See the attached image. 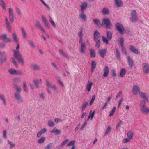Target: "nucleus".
<instances>
[{"label": "nucleus", "instance_id": "obj_28", "mask_svg": "<svg viewBox=\"0 0 149 149\" xmlns=\"http://www.w3.org/2000/svg\"><path fill=\"white\" fill-rule=\"evenodd\" d=\"M126 70L124 68H122L120 72V76L121 77H123L126 74Z\"/></svg>", "mask_w": 149, "mask_h": 149}, {"label": "nucleus", "instance_id": "obj_63", "mask_svg": "<svg viewBox=\"0 0 149 149\" xmlns=\"http://www.w3.org/2000/svg\"><path fill=\"white\" fill-rule=\"evenodd\" d=\"M14 81L15 82L18 83L20 81V80L19 78H16L14 79Z\"/></svg>", "mask_w": 149, "mask_h": 149}, {"label": "nucleus", "instance_id": "obj_4", "mask_svg": "<svg viewBox=\"0 0 149 149\" xmlns=\"http://www.w3.org/2000/svg\"><path fill=\"white\" fill-rule=\"evenodd\" d=\"M115 26L116 29L118 31L120 34H123L125 29L122 24L120 23H116Z\"/></svg>", "mask_w": 149, "mask_h": 149}, {"label": "nucleus", "instance_id": "obj_40", "mask_svg": "<svg viewBox=\"0 0 149 149\" xmlns=\"http://www.w3.org/2000/svg\"><path fill=\"white\" fill-rule=\"evenodd\" d=\"M90 55L91 57H95V51L93 49L90 50Z\"/></svg>", "mask_w": 149, "mask_h": 149}, {"label": "nucleus", "instance_id": "obj_26", "mask_svg": "<svg viewBox=\"0 0 149 149\" xmlns=\"http://www.w3.org/2000/svg\"><path fill=\"white\" fill-rule=\"evenodd\" d=\"M109 10L108 8H104L102 9V12L104 15H107L109 14Z\"/></svg>", "mask_w": 149, "mask_h": 149}, {"label": "nucleus", "instance_id": "obj_24", "mask_svg": "<svg viewBox=\"0 0 149 149\" xmlns=\"http://www.w3.org/2000/svg\"><path fill=\"white\" fill-rule=\"evenodd\" d=\"M139 95L141 97L144 99H146L148 97V95L147 93L140 92Z\"/></svg>", "mask_w": 149, "mask_h": 149}, {"label": "nucleus", "instance_id": "obj_16", "mask_svg": "<svg viewBox=\"0 0 149 149\" xmlns=\"http://www.w3.org/2000/svg\"><path fill=\"white\" fill-rule=\"evenodd\" d=\"M99 52L102 58H104L106 54L107 53V49H104L101 50L99 49Z\"/></svg>", "mask_w": 149, "mask_h": 149}, {"label": "nucleus", "instance_id": "obj_44", "mask_svg": "<svg viewBox=\"0 0 149 149\" xmlns=\"http://www.w3.org/2000/svg\"><path fill=\"white\" fill-rule=\"evenodd\" d=\"M111 129V127L110 126H109L108 127V128L106 130V133L105 134V135H107L110 133V130Z\"/></svg>", "mask_w": 149, "mask_h": 149}, {"label": "nucleus", "instance_id": "obj_8", "mask_svg": "<svg viewBox=\"0 0 149 149\" xmlns=\"http://www.w3.org/2000/svg\"><path fill=\"white\" fill-rule=\"evenodd\" d=\"M8 10H9L10 20L11 22H13L14 21L13 10L11 8H9Z\"/></svg>", "mask_w": 149, "mask_h": 149}, {"label": "nucleus", "instance_id": "obj_20", "mask_svg": "<svg viewBox=\"0 0 149 149\" xmlns=\"http://www.w3.org/2000/svg\"><path fill=\"white\" fill-rule=\"evenodd\" d=\"M86 50V47L85 43L84 42L82 43L80 51L81 52L84 53Z\"/></svg>", "mask_w": 149, "mask_h": 149}, {"label": "nucleus", "instance_id": "obj_6", "mask_svg": "<svg viewBox=\"0 0 149 149\" xmlns=\"http://www.w3.org/2000/svg\"><path fill=\"white\" fill-rule=\"evenodd\" d=\"M14 95L16 100H17L19 102L21 103H22L23 102V97L21 96L19 93H15Z\"/></svg>", "mask_w": 149, "mask_h": 149}, {"label": "nucleus", "instance_id": "obj_14", "mask_svg": "<svg viewBox=\"0 0 149 149\" xmlns=\"http://www.w3.org/2000/svg\"><path fill=\"white\" fill-rule=\"evenodd\" d=\"M7 59V55L5 52H3L1 54V62L2 63H4Z\"/></svg>", "mask_w": 149, "mask_h": 149}, {"label": "nucleus", "instance_id": "obj_27", "mask_svg": "<svg viewBox=\"0 0 149 149\" xmlns=\"http://www.w3.org/2000/svg\"><path fill=\"white\" fill-rule=\"evenodd\" d=\"M127 136L130 139H132L133 136V132L131 131L128 132L127 133Z\"/></svg>", "mask_w": 149, "mask_h": 149}, {"label": "nucleus", "instance_id": "obj_55", "mask_svg": "<svg viewBox=\"0 0 149 149\" xmlns=\"http://www.w3.org/2000/svg\"><path fill=\"white\" fill-rule=\"evenodd\" d=\"M102 39L103 42L106 44H108V40L104 36H102Z\"/></svg>", "mask_w": 149, "mask_h": 149}, {"label": "nucleus", "instance_id": "obj_30", "mask_svg": "<svg viewBox=\"0 0 149 149\" xmlns=\"http://www.w3.org/2000/svg\"><path fill=\"white\" fill-rule=\"evenodd\" d=\"M32 67L33 69L36 71L39 70L40 69V67L37 64H33L32 65Z\"/></svg>", "mask_w": 149, "mask_h": 149}, {"label": "nucleus", "instance_id": "obj_12", "mask_svg": "<svg viewBox=\"0 0 149 149\" xmlns=\"http://www.w3.org/2000/svg\"><path fill=\"white\" fill-rule=\"evenodd\" d=\"M8 71V72L10 75H17L19 74H21V72H20L19 71L17 72L15 70L12 69H9Z\"/></svg>", "mask_w": 149, "mask_h": 149}, {"label": "nucleus", "instance_id": "obj_57", "mask_svg": "<svg viewBox=\"0 0 149 149\" xmlns=\"http://www.w3.org/2000/svg\"><path fill=\"white\" fill-rule=\"evenodd\" d=\"M95 95H94L92 96V98L90 102V104L91 105L93 103L95 100Z\"/></svg>", "mask_w": 149, "mask_h": 149}, {"label": "nucleus", "instance_id": "obj_54", "mask_svg": "<svg viewBox=\"0 0 149 149\" xmlns=\"http://www.w3.org/2000/svg\"><path fill=\"white\" fill-rule=\"evenodd\" d=\"M35 26L37 28L39 29H40L42 27L41 25L40 24V22H37L36 23Z\"/></svg>", "mask_w": 149, "mask_h": 149}, {"label": "nucleus", "instance_id": "obj_21", "mask_svg": "<svg viewBox=\"0 0 149 149\" xmlns=\"http://www.w3.org/2000/svg\"><path fill=\"white\" fill-rule=\"evenodd\" d=\"M51 133H54L58 135L61 133V131L60 130L54 128L51 131Z\"/></svg>", "mask_w": 149, "mask_h": 149}, {"label": "nucleus", "instance_id": "obj_3", "mask_svg": "<svg viewBox=\"0 0 149 149\" xmlns=\"http://www.w3.org/2000/svg\"><path fill=\"white\" fill-rule=\"evenodd\" d=\"M46 85L47 86V91L49 94H51L52 93V91L50 88H51L53 89L55 92H57V90L56 85H54L51 84L50 83L49 81H48L47 80H46Z\"/></svg>", "mask_w": 149, "mask_h": 149}, {"label": "nucleus", "instance_id": "obj_43", "mask_svg": "<svg viewBox=\"0 0 149 149\" xmlns=\"http://www.w3.org/2000/svg\"><path fill=\"white\" fill-rule=\"evenodd\" d=\"M54 146V145L53 143H50L46 146L45 148V149H50L51 147L53 148Z\"/></svg>", "mask_w": 149, "mask_h": 149}, {"label": "nucleus", "instance_id": "obj_41", "mask_svg": "<svg viewBox=\"0 0 149 149\" xmlns=\"http://www.w3.org/2000/svg\"><path fill=\"white\" fill-rule=\"evenodd\" d=\"M116 57L119 60H120V53L119 50L118 49H116Z\"/></svg>", "mask_w": 149, "mask_h": 149}, {"label": "nucleus", "instance_id": "obj_5", "mask_svg": "<svg viewBox=\"0 0 149 149\" xmlns=\"http://www.w3.org/2000/svg\"><path fill=\"white\" fill-rule=\"evenodd\" d=\"M131 17L130 19L133 22H135L137 20V16L135 10H133L131 13Z\"/></svg>", "mask_w": 149, "mask_h": 149}, {"label": "nucleus", "instance_id": "obj_62", "mask_svg": "<svg viewBox=\"0 0 149 149\" xmlns=\"http://www.w3.org/2000/svg\"><path fill=\"white\" fill-rule=\"evenodd\" d=\"M3 41L6 42H11L10 39L9 38H8L7 37H6V38Z\"/></svg>", "mask_w": 149, "mask_h": 149}, {"label": "nucleus", "instance_id": "obj_25", "mask_svg": "<svg viewBox=\"0 0 149 149\" xmlns=\"http://www.w3.org/2000/svg\"><path fill=\"white\" fill-rule=\"evenodd\" d=\"M87 7V3L86 2H84L83 4L80 6V7L82 12H84V10Z\"/></svg>", "mask_w": 149, "mask_h": 149}, {"label": "nucleus", "instance_id": "obj_10", "mask_svg": "<svg viewBox=\"0 0 149 149\" xmlns=\"http://www.w3.org/2000/svg\"><path fill=\"white\" fill-rule=\"evenodd\" d=\"M132 92L134 95H136L138 93H139L140 92L139 89L137 86L135 85L133 86Z\"/></svg>", "mask_w": 149, "mask_h": 149}, {"label": "nucleus", "instance_id": "obj_42", "mask_svg": "<svg viewBox=\"0 0 149 149\" xmlns=\"http://www.w3.org/2000/svg\"><path fill=\"white\" fill-rule=\"evenodd\" d=\"M13 85L15 88L16 89V90L18 92V93H20V92L21 91V88L19 87L17 85L14 84Z\"/></svg>", "mask_w": 149, "mask_h": 149}, {"label": "nucleus", "instance_id": "obj_60", "mask_svg": "<svg viewBox=\"0 0 149 149\" xmlns=\"http://www.w3.org/2000/svg\"><path fill=\"white\" fill-rule=\"evenodd\" d=\"M1 99L3 101V102L4 104V105H6V100H5V98L4 96V95H3Z\"/></svg>", "mask_w": 149, "mask_h": 149}, {"label": "nucleus", "instance_id": "obj_56", "mask_svg": "<svg viewBox=\"0 0 149 149\" xmlns=\"http://www.w3.org/2000/svg\"><path fill=\"white\" fill-rule=\"evenodd\" d=\"M11 61L14 64V65L17 67V62L15 60V59L14 58H12L11 59Z\"/></svg>", "mask_w": 149, "mask_h": 149}, {"label": "nucleus", "instance_id": "obj_17", "mask_svg": "<svg viewBox=\"0 0 149 149\" xmlns=\"http://www.w3.org/2000/svg\"><path fill=\"white\" fill-rule=\"evenodd\" d=\"M115 3L117 7L122 6L123 5V3L121 0H114Z\"/></svg>", "mask_w": 149, "mask_h": 149}, {"label": "nucleus", "instance_id": "obj_49", "mask_svg": "<svg viewBox=\"0 0 149 149\" xmlns=\"http://www.w3.org/2000/svg\"><path fill=\"white\" fill-rule=\"evenodd\" d=\"M116 109V107H114L110 113L109 116H111L113 115L115 112Z\"/></svg>", "mask_w": 149, "mask_h": 149}, {"label": "nucleus", "instance_id": "obj_9", "mask_svg": "<svg viewBox=\"0 0 149 149\" xmlns=\"http://www.w3.org/2000/svg\"><path fill=\"white\" fill-rule=\"evenodd\" d=\"M129 67L132 68L134 65V61L132 58L128 56L127 58Z\"/></svg>", "mask_w": 149, "mask_h": 149}, {"label": "nucleus", "instance_id": "obj_37", "mask_svg": "<svg viewBox=\"0 0 149 149\" xmlns=\"http://www.w3.org/2000/svg\"><path fill=\"white\" fill-rule=\"evenodd\" d=\"M28 43L29 45L31 46L32 48H34L35 47V45L33 42L31 40H29L28 41Z\"/></svg>", "mask_w": 149, "mask_h": 149}, {"label": "nucleus", "instance_id": "obj_47", "mask_svg": "<svg viewBox=\"0 0 149 149\" xmlns=\"http://www.w3.org/2000/svg\"><path fill=\"white\" fill-rule=\"evenodd\" d=\"M88 105V103L87 102H84L83 104L82 107V109L84 110L86 108L87 106Z\"/></svg>", "mask_w": 149, "mask_h": 149}, {"label": "nucleus", "instance_id": "obj_22", "mask_svg": "<svg viewBox=\"0 0 149 149\" xmlns=\"http://www.w3.org/2000/svg\"><path fill=\"white\" fill-rule=\"evenodd\" d=\"M79 17L84 21H86V16L84 14V12H82V13L79 15Z\"/></svg>", "mask_w": 149, "mask_h": 149}, {"label": "nucleus", "instance_id": "obj_46", "mask_svg": "<svg viewBox=\"0 0 149 149\" xmlns=\"http://www.w3.org/2000/svg\"><path fill=\"white\" fill-rule=\"evenodd\" d=\"M23 88L24 91L26 92L27 91L28 89L27 88L26 83L25 81L23 82Z\"/></svg>", "mask_w": 149, "mask_h": 149}, {"label": "nucleus", "instance_id": "obj_32", "mask_svg": "<svg viewBox=\"0 0 149 149\" xmlns=\"http://www.w3.org/2000/svg\"><path fill=\"white\" fill-rule=\"evenodd\" d=\"M107 38L109 40H111L112 38V34L111 32L107 31Z\"/></svg>", "mask_w": 149, "mask_h": 149}, {"label": "nucleus", "instance_id": "obj_64", "mask_svg": "<svg viewBox=\"0 0 149 149\" xmlns=\"http://www.w3.org/2000/svg\"><path fill=\"white\" fill-rule=\"evenodd\" d=\"M6 26H7L8 30L9 31H10L11 30V27L10 26V24L9 23L8 24H6Z\"/></svg>", "mask_w": 149, "mask_h": 149}, {"label": "nucleus", "instance_id": "obj_39", "mask_svg": "<svg viewBox=\"0 0 149 149\" xmlns=\"http://www.w3.org/2000/svg\"><path fill=\"white\" fill-rule=\"evenodd\" d=\"M45 140V137H42L40 138L38 141V142L39 143H43Z\"/></svg>", "mask_w": 149, "mask_h": 149}, {"label": "nucleus", "instance_id": "obj_19", "mask_svg": "<svg viewBox=\"0 0 149 149\" xmlns=\"http://www.w3.org/2000/svg\"><path fill=\"white\" fill-rule=\"evenodd\" d=\"M83 30V29L82 27H81L79 28L78 31V35L80 38V40L81 41L82 40Z\"/></svg>", "mask_w": 149, "mask_h": 149}, {"label": "nucleus", "instance_id": "obj_34", "mask_svg": "<svg viewBox=\"0 0 149 149\" xmlns=\"http://www.w3.org/2000/svg\"><path fill=\"white\" fill-rule=\"evenodd\" d=\"M93 21L98 26H99L101 25L100 20L98 19H93Z\"/></svg>", "mask_w": 149, "mask_h": 149}, {"label": "nucleus", "instance_id": "obj_23", "mask_svg": "<svg viewBox=\"0 0 149 149\" xmlns=\"http://www.w3.org/2000/svg\"><path fill=\"white\" fill-rule=\"evenodd\" d=\"M93 85V83L92 82L88 81L87 84L86 89L88 91H90Z\"/></svg>", "mask_w": 149, "mask_h": 149}, {"label": "nucleus", "instance_id": "obj_29", "mask_svg": "<svg viewBox=\"0 0 149 149\" xmlns=\"http://www.w3.org/2000/svg\"><path fill=\"white\" fill-rule=\"evenodd\" d=\"M123 42H124V38H120L119 40V42L121 46V47L122 49V50H123L124 49L123 46Z\"/></svg>", "mask_w": 149, "mask_h": 149}, {"label": "nucleus", "instance_id": "obj_31", "mask_svg": "<svg viewBox=\"0 0 149 149\" xmlns=\"http://www.w3.org/2000/svg\"><path fill=\"white\" fill-rule=\"evenodd\" d=\"M92 110L90 111V112L89 113V115L88 116V120L89 119H92L94 116L95 111H93L92 113Z\"/></svg>", "mask_w": 149, "mask_h": 149}, {"label": "nucleus", "instance_id": "obj_48", "mask_svg": "<svg viewBox=\"0 0 149 149\" xmlns=\"http://www.w3.org/2000/svg\"><path fill=\"white\" fill-rule=\"evenodd\" d=\"M33 81L34 84L36 86V87L37 88H38L39 87V85L38 84V81L37 79L34 80Z\"/></svg>", "mask_w": 149, "mask_h": 149}, {"label": "nucleus", "instance_id": "obj_58", "mask_svg": "<svg viewBox=\"0 0 149 149\" xmlns=\"http://www.w3.org/2000/svg\"><path fill=\"white\" fill-rule=\"evenodd\" d=\"M122 123V121L121 120H120L119 122L117 123V124L116 126V129H118L120 127V125H121Z\"/></svg>", "mask_w": 149, "mask_h": 149}, {"label": "nucleus", "instance_id": "obj_15", "mask_svg": "<svg viewBox=\"0 0 149 149\" xmlns=\"http://www.w3.org/2000/svg\"><path fill=\"white\" fill-rule=\"evenodd\" d=\"M94 37L95 40H100V35L97 30L95 31L94 32Z\"/></svg>", "mask_w": 149, "mask_h": 149}, {"label": "nucleus", "instance_id": "obj_53", "mask_svg": "<svg viewBox=\"0 0 149 149\" xmlns=\"http://www.w3.org/2000/svg\"><path fill=\"white\" fill-rule=\"evenodd\" d=\"M95 41L96 42L95 47H97V48H99L100 44V40Z\"/></svg>", "mask_w": 149, "mask_h": 149}, {"label": "nucleus", "instance_id": "obj_1", "mask_svg": "<svg viewBox=\"0 0 149 149\" xmlns=\"http://www.w3.org/2000/svg\"><path fill=\"white\" fill-rule=\"evenodd\" d=\"M19 45L18 44L15 49L14 50L13 52V54L14 56L17 59L19 63H20L22 65H23L24 64V59L19 50Z\"/></svg>", "mask_w": 149, "mask_h": 149}, {"label": "nucleus", "instance_id": "obj_13", "mask_svg": "<svg viewBox=\"0 0 149 149\" xmlns=\"http://www.w3.org/2000/svg\"><path fill=\"white\" fill-rule=\"evenodd\" d=\"M102 23L106 25L107 28H109L111 25L110 20L107 18L103 19Z\"/></svg>", "mask_w": 149, "mask_h": 149}, {"label": "nucleus", "instance_id": "obj_61", "mask_svg": "<svg viewBox=\"0 0 149 149\" xmlns=\"http://www.w3.org/2000/svg\"><path fill=\"white\" fill-rule=\"evenodd\" d=\"M108 102H107V101H106L104 103L102 104V105L101 106L102 108L103 109L105 108V107L106 106Z\"/></svg>", "mask_w": 149, "mask_h": 149}, {"label": "nucleus", "instance_id": "obj_51", "mask_svg": "<svg viewBox=\"0 0 149 149\" xmlns=\"http://www.w3.org/2000/svg\"><path fill=\"white\" fill-rule=\"evenodd\" d=\"M54 124L53 121L50 120L48 121V125L50 127H53L54 126Z\"/></svg>", "mask_w": 149, "mask_h": 149}, {"label": "nucleus", "instance_id": "obj_45", "mask_svg": "<svg viewBox=\"0 0 149 149\" xmlns=\"http://www.w3.org/2000/svg\"><path fill=\"white\" fill-rule=\"evenodd\" d=\"M0 5L4 9H6L5 4L3 0H0Z\"/></svg>", "mask_w": 149, "mask_h": 149}, {"label": "nucleus", "instance_id": "obj_36", "mask_svg": "<svg viewBox=\"0 0 149 149\" xmlns=\"http://www.w3.org/2000/svg\"><path fill=\"white\" fill-rule=\"evenodd\" d=\"M22 32L23 38H27V36L26 33L24 29L23 28H22Z\"/></svg>", "mask_w": 149, "mask_h": 149}, {"label": "nucleus", "instance_id": "obj_35", "mask_svg": "<svg viewBox=\"0 0 149 149\" xmlns=\"http://www.w3.org/2000/svg\"><path fill=\"white\" fill-rule=\"evenodd\" d=\"M42 20L43 22L44 23L45 25L47 26H48V24L47 22V20L46 19V18L43 16H42Z\"/></svg>", "mask_w": 149, "mask_h": 149}, {"label": "nucleus", "instance_id": "obj_38", "mask_svg": "<svg viewBox=\"0 0 149 149\" xmlns=\"http://www.w3.org/2000/svg\"><path fill=\"white\" fill-rule=\"evenodd\" d=\"M60 54L63 56L65 58H67L68 57L67 55L64 53L63 51L62 50H60L59 51Z\"/></svg>", "mask_w": 149, "mask_h": 149}, {"label": "nucleus", "instance_id": "obj_2", "mask_svg": "<svg viewBox=\"0 0 149 149\" xmlns=\"http://www.w3.org/2000/svg\"><path fill=\"white\" fill-rule=\"evenodd\" d=\"M141 111L143 114L148 115L149 114V108L146 104L144 100L141 101L139 104Z\"/></svg>", "mask_w": 149, "mask_h": 149}, {"label": "nucleus", "instance_id": "obj_18", "mask_svg": "<svg viewBox=\"0 0 149 149\" xmlns=\"http://www.w3.org/2000/svg\"><path fill=\"white\" fill-rule=\"evenodd\" d=\"M130 50L134 53L136 54H138V50L136 49L133 46L131 45L130 46Z\"/></svg>", "mask_w": 149, "mask_h": 149}, {"label": "nucleus", "instance_id": "obj_52", "mask_svg": "<svg viewBox=\"0 0 149 149\" xmlns=\"http://www.w3.org/2000/svg\"><path fill=\"white\" fill-rule=\"evenodd\" d=\"M75 141L74 140H72L69 142L67 145V146H69L73 145L75 143Z\"/></svg>", "mask_w": 149, "mask_h": 149}, {"label": "nucleus", "instance_id": "obj_7", "mask_svg": "<svg viewBox=\"0 0 149 149\" xmlns=\"http://www.w3.org/2000/svg\"><path fill=\"white\" fill-rule=\"evenodd\" d=\"M142 68L143 72L146 74L149 73V64L143 63L142 64Z\"/></svg>", "mask_w": 149, "mask_h": 149}, {"label": "nucleus", "instance_id": "obj_59", "mask_svg": "<svg viewBox=\"0 0 149 149\" xmlns=\"http://www.w3.org/2000/svg\"><path fill=\"white\" fill-rule=\"evenodd\" d=\"M96 66V62L94 61H92L91 63L92 67L93 68H95Z\"/></svg>", "mask_w": 149, "mask_h": 149}, {"label": "nucleus", "instance_id": "obj_11", "mask_svg": "<svg viewBox=\"0 0 149 149\" xmlns=\"http://www.w3.org/2000/svg\"><path fill=\"white\" fill-rule=\"evenodd\" d=\"M104 72L103 74V76L104 77H108L109 72V69L108 67L107 66H106L104 68Z\"/></svg>", "mask_w": 149, "mask_h": 149}, {"label": "nucleus", "instance_id": "obj_50", "mask_svg": "<svg viewBox=\"0 0 149 149\" xmlns=\"http://www.w3.org/2000/svg\"><path fill=\"white\" fill-rule=\"evenodd\" d=\"M7 35L6 34L1 35L0 36V40L2 39L3 40L6 38Z\"/></svg>", "mask_w": 149, "mask_h": 149}, {"label": "nucleus", "instance_id": "obj_33", "mask_svg": "<svg viewBox=\"0 0 149 149\" xmlns=\"http://www.w3.org/2000/svg\"><path fill=\"white\" fill-rule=\"evenodd\" d=\"M12 38L13 39V41L17 43L18 42V40L16 35L15 33H13L12 34Z\"/></svg>", "mask_w": 149, "mask_h": 149}]
</instances>
